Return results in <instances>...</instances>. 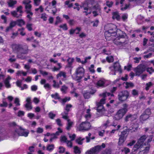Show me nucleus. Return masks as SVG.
<instances>
[{"mask_svg":"<svg viewBox=\"0 0 154 154\" xmlns=\"http://www.w3.org/2000/svg\"><path fill=\"white\" fill-rule=\"evenodd\" d=\"M25 107L26 108L27 110H31L32 108L31 105V103H26L25 105Z\"/></svg>","mask_w":154,"mask_h":154,"instance_id":"nucleus-35","label":"nucleus"},{"mask_svg":"<svg viewBox=\"0 0 154 154\" xmlns=\"http://www.w3.org/2000/svg\"><path fill=\"white\" fill-rule=\"evenodd\" d=\"M12 48L14 51H18L21 48V46L19 44H14L12 45Z\"/></svg>","mask_w":154,"mask_h":154,"instance_id":"nucleus-23","label":"nucleus"},{"mask_svg":"<svg viewBox=\"0 0 154 154\" xmlns=\"http://www.w3.org/2000/svg\"><path fill=\"white\" fill-rule=\"evenodd\" d=\"M113 27V28H112V29H110L108 31H106L105 32V35L106 38L107 37H110L111 36H112V34H114V35L116 34V32L115 31H113V28H115L116 26L115 25H112Z\"/></svg>","mask_w":154,"mask_h":154,"instance_id":"nucleus-17","label":"nucleus"},{"mask_svg":"<svg viewBox=\"0 0 154 154\" xmlns=\"http://www.w3.org/2000/svg\"><path fill=\"white\" fill-rule=\"evenodd\" d=\"M51 97L55 99H60L59 97L58 94L57 93H56L54 94H52L51 95Z\"/></svg>","mask_w":154,"mask_h":154,"instance_id":"nucleus-41","label":"nucleus"},{"mask_svg":"<svg viewBox=\"0 0 154 154\" xmlns=\"http://www.w3.org/2000/svg\"><path fill=\"white\" fill-rule=\"evenodd\" d=\"M11 79V78L9 76H8L7 78L5 80L4 82L5 87L9 88L11 87V85L9 83Z\"/></svg>","mask_w":154,"mask_h":154,"instance_id":"nucleus-20","label":"nucleus"},{"mask_svg":"<svg viewBox=\"0 0 154 154\" xmlns=\"http://www.w3.org/2000/svg\"><path fill=\"white\" fill-rule=\"evenodd\" d=\"M91 127V125L89 122H85L81 123L78 128L79 131H88L89 130Z\"/></svg>","mask_w":154,"mask_h":154,"instance_id":"nucleus-7","label":"nucleus"},{"mask_svg":"<svg viewBox=\"0 0 154 154\" xmlns=\"http://www.w3.org/2000/svg\"><path fill=\"white\" fill-rule=\"evenodd\" d=\"M105 146L106 145L104 143H102L101 146L98 145L95 146L87 150L85 154H97L103 149L105 148Z\"/></svg>","mask_w":154,"mask_h":154,"instance_id":"nucleus-3","label":"nucleus"},{"mask_svg":"<svg viewBox=\"0 0 154 154\" xmlns=\"http://www.w3.org/2000/svg\"><path fill=\"white\" fill-rule=\"evenodd\" d=\"M32 24L27 23L26 25V28L29 31H32Z\"/></svg>","mask_w":154,"mask_h":154,"instance_id":"nucleus-42","label":"nucleus"},{"mask_svg":"<svg viewBox=\"0 0 154 154\" xmlns=\"http://www.w3.org/2000/svg\"><path fill=\"white\" fill-rule=\"evenodd\" d=\"M2 130L0 129V141L6 138L4 137V135L2 134Z\"/></svg>","mask_w":154,"mask_h":154,"instance_id":"nucleus-51","label":"nucleus"},{"mask_svg":"<svg viewBox=\"0 0 154 154\" xmlns=\"http://www.w3.org/2000/svg\"><path fill=\"white\" fill-rule=\"evenodd\" d=\"M59 152L60 153H63L65 151V149L62 146H60L59 148Z\"/></svg>","mask_w":154,"mask_h":154,"instance_id":"nucleus-63","label":"nucleus"},{"mask_svg":"<svg viewBox=\"0 0 154 154\" xmlns=\"http://www.w3.org/2000/svg\"><path fill=\"white\" fill-rule=\"evenodd\" d=\"M129 92L127 90H123L120 91L118 94L119 100L121 102H124L128 98L129 96Z\"/></svg>","mask_w":154,"mask_h":154,"instance_id":"nucleus-4","label":"nucleus"},{"mask_svg":"<svg viewBox=\"0 0 154 154\" xmlns=\"http://www.w3.org/2000/svg\"><path fill=\"white\" fill-rule=\"evenodd\" d=\"M135 143L136 141L135 140H131L130 142L127 144V146H131L133 145Z\"/></svg>","mask_w":154,"mask_h":154,"instance_id":"nucleus-57","label":"nucleus"},{"mask_svg":"<svg viewBox=\"0 0 154 154\" xmlns=\"http://www.w3.org/2000/svg\"><path fill=\"white\" fill-rule=\"evenodd\" d=\"M53 86L55 88H58L59 87V85L58 84V83H56V81L53 80Z\"/></svg>","mask_w":154,"mask_h":154,"instance_id":"nucleus-58","label":"nucleus"},{"mask_svg":"<svg viewBox=\"0 0 154 154\" xmlns=\"http://www.w3.org/2000/svg\"><path fill=\"white\" fill-rule=\"evenodd\" d=\"M22 8V6H20L17 8V11H12L11 12V13L14 17L17 18L20 17L22 16V14L23 13Z\"/></svg>","mask_w":154,"mask_h":154,"instance_id":"nucleus-8","label":"nucleus"},{"mask_svg":"<svg viewBox=\"0 0 154 154\" xmlns=\"http://www.w3.org/2000/svg\"><path fill=\"white\" fill-rule=\"evenodd\" d=\"M75 73L77 75L76 77V80L79 81L84 76V69L82 67H79L76 69Z\"/></svg>","mask_w":154,"mask_h":154,"instance_id":"nucleus-5","label":"nucleus"},{"mask_svg":"<svg viewBox=\"0 0 154 154\" xmlns=\"http://www.w3.org/2000/svg\"><path fill=\"white\" fill-rule=\"evenodd\" d=\"M146 71L150 74L154 72V69L152 67H149L147 68Z\"/></svg>","mask_w":154,"mask_h":154,"instance_id":"nucleus-48","label":"nucleus"},{"mask_svg":"<svg viewBox=\"0 0 154 154\" xmlns=\"http://www.w3.org/2000/svg\"><path fill=\"white\" fill-rule=\"evenodd\" d=\"M84 96L85 98L88 99L90 97V93L88 92H85L84 94Z\"/></svg>","mask_w":154,"mask_h":154,"instance_id":"nucleus-55","label":"nucleus"},{"mask_svg":"<svg viewBox=\"0 0 154 154\" xmlns=\"http://www.w3.org/2000/svg\"><path fill=\"white\" fill-rule=\"evenodd\" d=\"M145 115H148L149 117L150 116L151 114V112L150 109L149 108H147L143 112Z\"/></svg>","mask_w":154,"mask_h":154,"instance_id":"nucleus-39","label":"nucleus"},{"mask_svg":"<svg viewBox=\"0 0 154 154\" xmlns=\"http://www.w3.org/2000/svg\"><path fill=\"white\" fill-rule=\"evenodd\" d=\"M109 69L112 71H118L121 72V66L118 62L114 63L113 66L109 67Z\"/></svg>","mask_w":154,"mask_h":154,"instance_id":"nucleus-9","label":"nucleus"},{"mask_svg":"<svg viewBox=\"0 0 154 154\" xmlns=\"http://www.w3.org/2000/svg\"><path fill=\"white\" fill-rule=\"evenodd\" d=\"M123 108L119 109L115 115V119L118 120L123 117L126 113L128 110V105L126 103H124L122 105Z\"/></svg>","mask_w":154,"mask_h":154,"instance_id":"nucleus-2","label":"nucleus"},{"mask_svg":"<svg viewBox=\"0 0 154 154\" xmlns=\"http://www.w3.org/2000/svg\"><path fill=\"white\" fill-rule=\"evenodd\" d=\"M112 18L113 20L116 19L119 20L120 19V17L117 11L113 12L112 13Z\"/></svg>","mask_w":154,"mask_h":154,"instance_id":"nucleus-21","label":"nucleus"},{"mask_svg":"<svg viewBox=\"0 0 154 154\" xmlns=\"http://www.w3.org/2000/svg\"><path fill=\"white\" fill-rule=\"evenodd\" d=\"M85 139V138H82L81 137H79L76 139L75 141L79 145H82L83 144V141Z\"/></svg>","mask_w":154,"mask_h":154,"instance_id":"nucleus-25","label":"nucleus"},{"mask_svg":"<svg viewBox=\"0 0 154 154\" xmlns=\"http://www.w3.org/2000/svg\"><path fill=\"white\" fill-rule=\"evenodd\" d=\"M55 116L56 114H54L51 112L49 113V117L51 119H54Z\"/></svg>","mask_w":154,"mask_h":154,"instance_id":"nucleus-56","label":"nucleus"},{"mask_svg":"<svg viewBox=\"0 0 154 154\" xmlns=\"http://www.w3.org/2000/svg\"><path fill=\"white\" fill-rule=\"evenodd\" d=\"M146 70V66L144 65L140 64L134 69L135 75L139 76Z\"/></svg>","mask_w":154,"mask_h":154,"instance_id":"nucleus-6","label":"nucleus"},{"mask_svg":"<svg viewBox=\"0 0 154 154\" xmlns=\"http://www.w3.org/2000/svg\"><path fill=\"white\" fill-rule=\"evenodd\" d=\"M74 60L73 58L69 57L67 60L69 67H71Z\"/></svg>","mask_w":154,"mask_h":154,"instance_id":"nucleus-34","label":"nucleus"},{"mask_svg":"<svg viewBox=\"0 0 154 154\" xmlns=\"http://www.w3.org/2000/svg\"><path fill=\"white\" fill-rule=\"evenodd\" d=\"M17 3V1L15 0H9L7 2L8 6L10 7H13Z\"/></svg>","mask_w":154,"mask_h":154,"instance_id":"nucleus-27","label":"nucleus"},{"mask_svg":"<svg viewBox=\"0 0 154 154\" xmlns=\"http://www.w3.org/2000/svg\"><path fill=\"white\" fill-rule=\"evenodd\" d=\"M106 60L109 63L113 62L114 61V58L112 56H109L106 57Z\"/></svg>","mask_w":154,"mask_h":154,"instance_id":"nucleus-36","label":"nucleus"},{"mask_svg":"<svg viewBox=\"0 0 154 154\" xmlns=\"http://www.w3.org/2000/svg\"><path fill=\"white\" fill-rule=\"evenodd\" d=\"M46 81L44 79H42L40 81V83L42 85H44V87L45 89L48 88V84L46 83Z\"/></svg>","mask_w":154,"mask_h":154,"instance_id":"nucleus-33","label":"nucleus"},{"mask_svg":"<svg viewBox=\"0 0 154 154\" xmlns=\"http://www.w3.org/2000/svg\"><path fill=\"white\" fill-rule=\"evenodd\" d=\"M149 117L148 115L143 113L140 117V119L141 121H144L146 120Z\"/></svg>","mask_w":154,"mask_h":154,"instance_id":"nucleus-29","label":"nucleus"},{"mask_svg":"<svg viewBox=\"0 0 154 154\" xmlns=\"http://www.w3.org/2000/svg\"><path fill=\"white\" fill-rule=\"evenodd\" d=\"M68 111H64L63 112L61 113V115L62 116V118L65 119H69V117L68 116Z\"/></svg>","mask_w":154,"mask_h":154,"instance_id":"nucleus-30","label":"nucleus"},{"mask_svg":"<svg viewBox=\"0 0 154 154\" xmlns=\"http://www.w3.org/2000/svg\"><path fill=\"white\" fill-rule=\"evenodd\" d=\"M97 111L99 112H100L103 109V105L97 103Z\"/></svg>","mask_w":154,"mask_h":154,"instance_id":"nucleus-38","label":"nucleus"},{"mask_svg":"<svg viewBox=\"0 0 154 154\" xmlns=\"http://www.w3.org/2000/svg\"><path fill=\"white\" fill-rule=\"evenodd\" d=\"M81 29L80 27H77L76 29H72L69 30V34L70 35L73 34L76 31V30H78V32H75V33L76 34L79 33V32L81 30Z\"/></svg>","mask_w":154,"mask_h":154,"instance_id":"nucleus-24","label":"nucleus"},{"mask_svg":"<svg viewBox=\"0 0 154 154\" xmlns=\"http://www.w3.org/2000/svg\"><path fill=\"white\" fill-rule=\"evenodd\" d=\"M127 132L126 131H124L122 132L119 136V144L121 145L124 142L127 137Z\"/></svg>","mask_w":154,"mask_h":154,"instance_id":"nucleus-10","label":"nucleus"},{"mask_svg":"<svg viewBox=\"0 0 154 154\" xmlns=\"http://www.w3.org/2000/svg\"><path fill=\"white\" fill-rule=\"evenodd\" d=\"M17 24L19 26H21L25 24V21L22 19H18L16 21Z\"/></svg>","mask_w":154,"mask_h":154,"instance_id":"nucleus-26","label":"nucleus"},{"mask_svg":"<svg viewBox=\"0 0 154 154\" xmlns=\"http://www.w3.org/2000/svg\"><path fill=\"white\" fill-rule=\"evenodd\" d=\"M58 131H57L55 134L50 135V134L49 133V136L51 135V137L50 139V142H51L54 139L57 138V136L59 135L60 133H62V130L60 128H58Z\"/></svg>","mask_w":154,"mask_h":154,"instance_id":"nucleus-15","label":"nucleus"},{"mask_svg":"<svg viewBox=\"0 0 154 154\" xmlns=\"http://www.w3.org/2000/svg\"><path fill=\"white\" fill-rule=\"evenodd\" d=\"M141 59V57H135L134 58V63H138L139 62Z\"/></svg>","mask_w":154,"mask_h":154,"instance_id":"nucleus-60","label":"nucleus"},{"mask_svg":"<svg viewBox=\"0 0 154 154\" xmlns=\"http://www.w3.org/2000/svg\"><path fill=\"white\" fill-rule=\"evenodd\" d=\"M147 136L146 135H143L138 140L137 142L143 146L144 145H146L145 143H144V142Z\"/></svg>","mask_w":154,"mask_h":154,"instance_id":"nucleus-19","label":"nucleus"},{"mask_svg":"<svg viewBox=\"0 0 154 154\" xmlns=\"http://www.w3.org/2000/svg\"><path fill=\"white\" fill-rule=\"evenodd\" d=\"M71 140H67L66 142L67 146L70 148L72 147V144Z\"/></svg>","mask_w":154,"mask_h":154,"instance_id":"nucleus-59","label":"nucleus"},{"mask_svg":"<svg viewBox=\"0 0 154 154\" xmlns=\"http://www.w3.org/2000/svg\"><path fill=\"white\" fill-rule=\"evenodd\" d=\"M152 85V83L151 82H149L146 84V87L145 89L146 91H148L149 88Z\"/></svg>","mask_w":154,"mask_h":154,"instance_id":"nucleus-46","label":"nucleus"},{"mask_svg":"<svg viewBox=\"0 0 154 154\" xmlns=\"http://www.w3.org/2000/svg\"><path fill=\"white\" fill-rule=\"evenodd\" d=\"M143 147V146H142L141 144H140V143L137 142L134 145L132 149L131 154H135L137 151L138 149H141Z\"/></svg>","mask_w":154,"mask_h":154,"instance_id":"nucleus-13","label":"nucleus"},{"mask_svg":"<svg viewBox=\"0 0 154 154\" xmlns=\"http://www.w3.org/2000/svg\"><path fill=\"white\" fill-rule=\"evenodd\" d=\"M105 81L102 80H100L97 83V85L98 87H104Z\"/></svg>","mask_w":154,"mask_h":154,"instance_id":"nucleus-32","label":"nucleus"},{"mask_svg":"<svg viewBox=\"0 0 154 154\" xmlns=\"http://www.w3.org/2000/svg\"><path fill=\"white\" fill-rule=\"evenodd\" d=\"M56 77L59 80L64 81L67 78L66 73L65 72L61 71L57 75Z\"/></svg>","mask_w":154,"mask_h":154,"instance_id":"nucleus-12","label":"nucleus"},{"mask_svg":"<svg viewBox=\"0 0 154 154\" xmlns=\"http://www.w3.org/2000/svg\"><path fill=\"white\" fill-rule=\"evenodd\" d=\"M62 21V20L59 17L57 16L56 18V21L55 25H57L58 24L61 23Z\"/></svg>","mask_w":154,"mask_h":154,"instance_id":"nucleus-40","label":"nucleus"},{"mask_svg":"<svg viewBox=\"0 0 154 154\" xmlns=\"http://www.w3.org/2000/svg\"><path fill=\"white\" fill-rule=\"evenodd\" d=\"M28 52L27 50H26L23 52L22 51L21 54H19L17 55V57L18 58H20L21 59H24L25 58V56L24 54H26Z\"/></svg>","mask_w":154,"mask_h":154,"instance_id":"nucleus-22","label":"nucleus"},{"mask_svg":"<svg viewBox=\"0 0 154 154\" xmlns=\"http://www.w3.org/2000/svg\"><path fill=\"white\" fill-rule=\"evenodd\" d=\"M106 5L109 8L112 7L113 4V2L112 1H107L106 2Z\"/></svg>","mask_w":154,"mask_h":154,"instance_id":"nucleus-61","label":"nucleus"},{"mask_svg":"<svg viewBox=\"0 0 154 154\" xmlns=\"http://www.w3.org/2000/svg\"><path fill=\"white\" fill-rule=\"evenodd\" d=\"M137 118V116L135 114H128L125 116V120L126 122H127L129 120L133 121Z\"/></svg>","mask_w":154,"mask_h":154,"instance_id":"nucleus-14","label":"nucleus"},{"mask_svg":"<svg viewBox=\"0 0 154 154\" xmlns=\"http://www.w3.org/2000/svg\"><path fill=\"white\" fill-rule=\"evenodd\" d=\"M56 3V1L55 0H54L51 3H50L49 5L50 6H52L54 7V8H55Z\"/></svg>","mask_w":154,"mask_h":154,"instance_id":"nucleus-62","label":"nucleus"},{"mask_svg":"<svg viewBox=\"0 0 154 154\" xmlns=\"http://www.w3.org/2000/svg\"><path fill=\"white\" fill-rule=\"evenodd\" d=\"M125 84L126 85L125 88L126 89L128 88L129 87H133L134 86L133 83L132 82H126Z\"/></svg>","mask_w":154,"mask_h":154,"instance_id":"nucleus-37","label":"nucleus"},{"mask_svg":"<svg viewBox=\"0 0 154 154\" xmlns=\"http://www.w3.org/2000/svg\"><path fill=\"white\" fill-rule=\"evenodd\" d=\"M131 94L134 96H138V91L136 89H133L132 90Z\"/></svg>","mask_w":154,"mask_h":154,"instance_id":"nucleus-47","label":"nucleus"},{"mask_svg":"<svg viewBox=\"0 0 154 154\" xmlns=\"http://www.w3.org/2000/svg\"><path fill=\"white\" fill-rule=\"evenodd\" d=\"M22 82V81L21 80H18L16 82V84L17 86L19 87L20 88L21 87V84Z\"/></svg>","mask_w":154,"mask_h":154,"instance_id":"nucleus-52","label":"nucleus"},{"mask_svg":"<svg viewBox=\"0 0 154 154\" xmlns=\"http://www.w3.org/2000/svg\"><path fill=\"white\" fill-rule=\"evenodd\" d=\"M25 112L22 111H19L17 113V116L19 117H21L24 116Z\"/></svg>","mask_w":154,"mask_h":154,"instance_id":"nucleus-64","label":"nucleus"},{"mask_svg":"<svg viewBox=\"0 0 154 154\" xmlns=\"http://www.w3.org/2000/svg\"><path fill=\"white\" fill-rule=\"evenodd\" d=\"M24 28H21L19 29L18 31L20 32V34L22 36H24L26 34V33L24 32Z\"/></svg>","mask_w":154,"mask_h":154,"instance_id":"nucleus-44","label":"nucleus"},{"mask_svg":"<svg viewBox=\"0 0 154 154\" xmlns=\"http://www.w3.org/2000/svg\"><path fill=\"white\" fill-rule=\"evenodd\" d=\"M73 152L75 154H80L81 153V151L80 148L77 146H75L73 147Z\"/></svg>","mask_w":154,"mask_h":154,"instance_id":"nucleus-31","label":"nucleus"},{"mask_svg":"<svg viewBox=\"0 0 154 154\" xmlns=\"http://www.w3.org/2000/svg\"><path fill=\"white\" fill-rule=\"evenodd\" d=\"M19 99L18 98H16L14 101V103L15 104V105L17 106H20V104L19 103Z\"/></svg>","mask_w":154,"mask_h":154,"instance_id":"nucleus-45","label":"nucleus"},{"mask_svg":"<svg viewBox=\"0 0 154 154\" xmlns=\"http://www.w3.org/2000/svg\"><path fill=\"white\" fill-rule=\"evenodd\" d=\"M29 133L28 130L23 128L22 127L17 126L14 132L13 133V137H16L18 136H24L27 137Z\"/></svg>","mask_w":154,"mask_h":154,"instance_id":"nucleus-1","label":"nucleus"},{"mask_svg":"<svg viewBox=\"0 0 154 154\" xmlns=\"http://www.w3.org/2000/svg\"><path fill=\"white\" fill-rule=\"evenodd\" d=\"M31 2V1L30 0H25L23 2V3L25 5L26 11L27 13L31 11L32 6L30 4Z\"/></svg>","mask_w":154,"mask_h":154,"instance_id":"nucleus-11","label":"nucleus"},{"mask_svg":"<svg viewBox=\"0 0 154 154\" xmlns=\"http://www.w3.org/2000/svg\"><path fill=\"white\" fill-rule=\"evenodd\" d=\"M128 15L127 14H122V18L123 21H125L128 19Z\"/></svg>","mask_w":154,"mask_h":154,"instance_id":"nucleus-50","label":"nucleus"},{"mask_svg":"<svg viewBox=\"0 0 154 154\" xmlns=\"http://www.w3.org/2000/svg\"><path fill=\"white\" fill-rule=\"evenodd\" d=\"M91 135V133H89L88 134V136L85 137L86 142L87 143H89L90 141Z\"/></svg>","mask_w":154,"mask_h":154,"instance_id":"nucleus-53","label":"nucleus"},{"mask_svg":"<svg viewBox=\"0 0 154 154\" xmlns=\"http://www.w3.org/2000/svg\"><path fill=\"white\" fill-rule=\"evenodd\" d=\"M122 151L125 154H127L130 152V149L128 148L125 147L124 148Z\"/></svg>","mask_w":154,"mask_h":154,"instance_id":"nucleus-54","label":"nucleus"},{"mask_svg":"<svg viewBox=\"0 0 154 154\" xmlns=\"http://www.w3.org/2000/svg\"><path fill=\"white\" fill-rule=\"evenodd\" d=\"M149 147H146L145 148V149L142 150V151H140L139 152V154H144L145 153H146L149 151Z\"/></svg>","mask_w":154,"mask_h":154,"instance_id":"nucleus-43","label":"nucleus"},{"mask_svg":"<svg viewBox=\"0 0 154 154\" xmlns=\"http://www.w3.org/2000/svg\"><path fill=\"white\" fill-rule=\"evenodd\" d=\"M59 27L64 30H66L68 29L67 26L66 24L61 25Z\"/></svg>","mask_w":154,"mask_h":154,"instance_id":"nucleus-49","label":"nucleus"},{"mask_svg":"<svg viewBox=\"0 0 154 154\" xmlns=\"http://www.w3.org/2000/svg\"><path fill=\"white\" fill-rule=\"evenodd\" d=\"M110 94V93H107L106 92L103 93L102 94H100V96H102L103 98L101 99L100 101L97 103L103 105V104H104L105 102V98L106 96H109Z\"/></svg>","mask_w":154,"mask_h":154,"instance_id":"nucleus-16","label":"nucleus"},{"mask_svg":"<svg viewBox=\"0 0 154 154\" xmlns=\"http://www.w3.org/2000/svg\"><path fill=\"white\" fill-rule=\"evenodd\" d=\"M66 120L67 121V123H66V129L67 130H69L72 127L74 122L69 119Z\"/></svg>","mask_w":154,"mask_h":154,"instance_id":"nucleus-18","label":"nucleus"},{"mask_svg":"<svg viewBox=\"0 0 154 154\" xmlns=\"http://www.w3.org/2000/svg\"><path fill=\"white\" fill-rule=\"evenodd\" d=\"M27 72H25L22 70H19L17 72L16 74L17 76H21L23 75L25 76L27 75Z\"/></svg>","mask_w":154,"mask_h":154,"instance_id":"nucleus-28","label":"nucleus"}]
</instances>
